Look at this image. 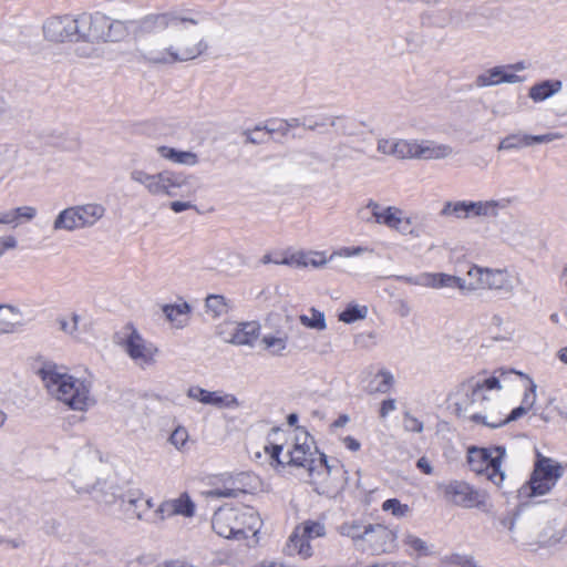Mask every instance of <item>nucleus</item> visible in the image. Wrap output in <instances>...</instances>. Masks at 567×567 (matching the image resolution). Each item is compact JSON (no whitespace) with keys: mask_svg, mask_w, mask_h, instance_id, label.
I'll use <instances>...</instances> for the list:
<instances>
[{"mask_svg":"<svg viewBox=\"0 0 567 567\" xmlns=\"http://www.w3.org/2000/svg\"><path fill=\"white\" fill-rule=\"evenodd\" d=\"M6 546L11 549H20L25 546V542L20 536L14 537V538H6Z\"/></svg>","mask_w":567,"mask_h":567,"instance_id":"obj_59","label":"nucleus"},{"mask_svg":"<svg viewBox=\"0 0 567 567\" xmlns=\"http://www.w3.org/2000/svg\"><path fill=\"white\" fill-rule=\"evenodd\" d=\"M82 229L93 227L105 215V207L99 203L75 205Z\"/></svg>","mask_w":567,"mask_h":567,"instance_id":"obj_30","label":"nucleus"},{"mask_svg":"<svg viewBox=\"0 0 567 567\" xmlns=\"http://www.w3.org/2000/svg\"><path fill=\"white\" fill-rule=\"evenodd\" d=\"M39 373L48 393L69 409L85 412L95 404L90 379L72 375L55 363H45Z\"/></svg>","mask_w":567,"mask_h":567,"instance_id":"obj_3","label":"nucleus"},{"mask_svg":"<svg viewBox=\"0 0 567 567\" xmlns=\"http://www.w3.org/2000/svg\"><path fill=\"white\" fill-rule=\"evenodd\" d=\"M261 519L252 507H219L213 515L214 532L227 539H245L256 536Z\"/></svg>","mask_w":567,"mask_h":567,"instance_id":"obj_7","label":"nucleus"},{"mask_svg":"<svg viewBox=\"0 0 567 567\" xmlns=\"http://www.w3.org/2000/svg\"><path fill=\"white\" fill-rule=\"evenodd\" d=\"M339 533L350 538L357 549L372 555L392 553L398 547L396 532L382 524L346 522L340 525Z\"/></svg>","mask_w":567,"mask_h":567,"instance_id":"obj_4","label":"nucleus"},{"mask_svg":"<svg viewBox=\"0 0 567 567\" xmlns=\"http://www.w3.org/2000/svg\"><path fill=\"white\" fill-rule=\"evenodd\" d=\"M346 472L341 466L329 465L324 455H319V462L309 467V482L321 494H332L344 484Z\"/></svg>","mask_w":567,"mask_h":567,"instance_id":"obj_16","label":"nucleus"},{"mask_svg":"<svg viewBox=\"0 0 567 567\" xmlns=\"http://www.w3.org/2000/svg\"><path fill=\"white\" fill-rule=\"evenodd\" d=\"M239 481H240L239 478H236V480L231 478L229 481V485L228 486L215 487V488H213L212 491L208 492V495H210L212 497H216V498L238 497L241 493L245 492L244 487L238 484Z\"/></svg>","mask_w":567,"mask_h":567,"instance_id":"obj_42","label":"nucleus"},{"mask_svg":"<svg viewBox=\"0 0 567 567\" xmlns=\"http://www.w3.org/2000/svg\"><path fill=\"white\" fill-rule=\"evenodd\" d=\"M529 409L527 406L522 404L520 406L514 409L508 416H504V413L502 412V415L498 416V421H501L499 426H502L511 421H515V420L519 419L520 416L526 414V412Z\"/></svg>","mask_w":567,"mask_h":567,"instance_id":"obj_54","label":"nucleus"},{"mask_svg":"<svg viewBox=\"0 0 567 567\" xmlns=\"http://www.w3.org/2000/svg\"><path fill=\"white\" fill-rule=\"evenodd\" d=\"M522 78L513 72H508L506 66H494L483 71L475 78V85L480 89L495 86L502 83H518Z\"/></svg>","mask_w":567,"mask_h":567,"instance_id":"obj_24","label":"nucleus"},{"mask_svg":"<svg viewBox=\"0 0 567 567\" xmlns=\"http://www.w3.org/2000/svg\"><path fill=\"white\" fill-rule=\"evenodd\" d=\"M396 409V401L394 399H386L381 403L380 416L385 417L389 413Z\"/></svg>","mask_w":567,"mask_h":567,"instance_id":"obj_57","label":"nucleus"},{"mask_svg":"<svg viewBox=\"0 0 567 567\" xmlns=\"http://www.w3.org/2000/svg\"><path fill=\"white\" fill-rule=\"evenodd\" d=\"M91 495H93V501L97 505L110 507L121 502V508L124 507V495L121 492L120 485L114 480L100 478Z\"/></svg>","mask_w":567,"mask_h":567,"instance_id":"obj_22","label":"nucleus"},{"mask_svg":"<svg viewBox=\"0 0 567 567\" xmlns=\"http://www.w3.org/2000/svg\"><path fill=\"white\" fill-rule=\"evenodd\" d=\"M206 312L213 318L225 316L229 310V303L224 296L210 295L206 298Z\"/></svg>","mask_w":567,"mask_h":567,"instance_id":"obj_38","label":"nucleus"},{"mask_svg":"<svg viewBox=\"0 0 567 567\" xmlns=\"http://www.w3.org/2000/svg\"><path fill=\"white\" fill-rule=\"evenodd\" d=\"M514 289V277L506 269L488 268L486 290L508 295L512 293Z\"/></svg>","mask_w":567,"mask_h":567,"instance_id":"obj_27","label":"nucleus"},{"mask_svg":"<svg viewBox=\"0 0 567 567\" xmlns=\"http://www.w3.org/2000/svg\"><path fill=\"white\" fill-rule=\"evenodd\" d=\"M445 495L454 505L472 508L483 502L481 493L463 481H453L445 486Z\"/></svg>","mask_w":567,"mask_h":567,"instance_id":"obj_21","label":"nucleus"},{"mask_svg":"<svg viewBox=\"0 0 567 567\" xmlns=\"http://www.w3.org/2000/svg\"><path fill=\"white\" fill-rule=\"evenodd\" d=\"M403 426L405 431L413 433H422L424 430L423 422L410 412H405L403 415Z\"/></svg>","mask_w":567,"mask_h":567,"instance_id":"obj_50","label":"nucleus"},{"mask_svg":"<svg viewBox=\"0 0 567 567\" xmlns=\"http://www.w3.org/2000/svg\"><path fill=\"white\" fill-rule=\"evenodd\" d=\"M382 509L390 512L396 518H403L410 514V507L406 504H402L396 498L386 499L382 504Z\"/></svg>","mask_w":567,"mask_h":567,"instance_id":"obj_46","label":"nucleus"},{"mask_svg":"<svg viewBox=\"0 0 567 567\" xmlns=\"http://www.w3.org/2000/svg\"><path fill=\"white\" fill-rule=\"evenodd\" d=\"M255 567H286L282 563L274 559H264Z\"/></svg>","mask_w":567,"mask_h":567,"instance_id":"obj_63","label":"nucleus"},{"mask_svg":"<svg viewBox=\"0 0 567 567\" xmlns=\"http://www.w3.org/2000/svg\"><path fill=\"white\" fill-rule=\"evenodd\" d=\"M419 140H396L394 157L398 159H415Z\"/></svg>","mask_w":567,"mask_h":567,"instance_id":"obj_39","label":"nucleus"},{"mask_svg":"<svg viewBox=\"0 0 567 567\" xmlns=\"http://www.w3.org/2000/svg\"><path fill=\"white\" fill-rule=\"evenodd\" d=\"M106 17L102 13H81L73 17L74 43H79L75 52L80 56H91L94 45L102 42Z\"/></svg>","mask_w":567,"mask_h":567,"instance_id":"obj_12","label":"nucleus"},{"mask_svg":"<svg viewBox=\"0 0 567 567\" xmlns=\"http://www.w3.org/2000/svg\"><path fill=\"white\" fill-rule=\"evenodd\" d=\"M327 528L320 520L306 519L298 524L290 534L285 550L290 556L308 559L313 555L311 542L324 537Z\"/></svg>","mask_w":567,"mask_h":567,"instance_id":"obj_14","label":"nucleus"},{"mask_svg":"<svg viewBox=\"0 0 567 567\" xmlns=\"http://www.w3.org/2000/svg\"><path fill=\"white\" fill-rule=\"evenodd\" d=\"M271 464L285 470L286 467L303 468L307 474L309 467L319 462V453L308 433L301 431L295 437V443L287 452H282L281 445L265 446Z\"/></svg>","mask_w":567,"mask_h":567,"instance_id":"obj_8","label":"nucleus"},{"mask_svg":"<svg viewBox=\"0 0 567 567\" xmlns=\"http://www.w3.org/2000/svg\"><path fill=\"white\" fill-rule=\"evenodd\" d=\"M342 442H343V445H344L348 450H350V451H352V452H357V451H359V450H360V447H361L360 442H359L358 440H355L354 437H352V436H346V437H343V439H342Z\"/></svg>","mask_w":567,"mask_h":567,"instance_id":"obj_60","label":"nucleus"},{"mask_svg":"<svg viewBox=\"0 0 567 567\" xmlns=\"http://www.w3.org/2000/svg\"><path fill=\"white\" fill-rule=\"evenodd\" d=\"M289 343V332L281 328L265 333L260 340L261 349L272 357L287 355Z\"/></svg>","mask_w":567,"mask_h":567,"instance_id":"obj_23","label":"nucleus"},{"mask_svg":"<svg viewBox=\"0 0 567 567\" xmlns=\"http://www.w3.org/2000/svg\"><path fill=\"white\" fill-rule=\"evenodd\" d=\"M368 316V307L359 305H349L340 315L339 320L344 323H352L363 320Z\"/></svg>","mask_w":567,"mask_h":567,"instance_id":"obj_44","label":"nucleus"},{"mask_svg":"<svg viewBox=\"0 0 567 567\" xmlns=\"http://www.w3.org/2000/svg\"><path fill=\"white\" fill-rule=\"evenodd\" d=\"M43 37L52 43L74 42L73 16H54L42 25Z\"/></svg>","mask_w":567,"mask_h":567,"instance_id":"obj_19","label":"nucleus"},{"mask_svg":"<svg viewBox=\"0 0 567 567\" xmlns=\"http://www.w3.org/2000/svg\"><path fill=\"white\" fill-rule=\"evenodd\" d=\"M217 333L227 343L251 348L259 338L260 326L256 321L224 322Z\"/></svg>","mask_w":567,"mask_h":567,"instance_id":"obj_17","label":"nucleus"},{"mask_svg":"<svg viewBox=\"0 0 567 567\" xmlns=\"http://www.w3.org/2000/svg\"><path fill=\"white\" fill-rule=\"evenodd\" d=\"M505 455L506 450L503 446H471L467 450V463L477 475L485 476L494 485L501 486L506 477L502 468Z\"/></svg>","mask_w":567,"mask_h":567,"instance_id":"obj_10","label":"nucleus"},{"mask_svg":"<svg viewBox=\"0 0 567 567\" xmlns=\"http://www.w3.org/2000/svg\"><path fill=\"white\" fill-rule=\"evenodd\" d=\"M564 474L560 463L537 454V461L528 482L523 488L527 496H543L547 494Z\"/></svg>","mask_w":567,"mask_h":567,"instance_id":"obj_15","label":"nucleus"},{"mask_svg":"<svg viewBox=\"0 0 567 567\" xmlns=\"http://www.w3.org/2000/svg\"><path fill=\"white\" fill-rule=\"evenodd\" d=\"M52 229L55 233H73L76 230H82L75 205L65 207L59 212V214L53 219Z\"/></svg>","mask_w":567,"mask_h":567,"instance_id":"obj_28","label":"nucleus"},{"mask_svg":"<svg viewBox=\"0 0 567 567\" xmlns=\"http://www.w3.org/2000/svg\"><path fill=\"white\" fill-rule=\"evenodd\" d=\"M23 316L19 308L0 305V334L13 333L22 327Z\"/></svg>","mask_w":567,"mask_h":567,"instance_id":"obj_29","label":"nucleus"},{"mask_svg":"<svg viewBox=\"0 0 567 567\" xmlns=\"http://www.w3.org/2000/svg\"><path fill=\"white\" fill-rule=\"evenodd\" d=\"M13 152L0 146V183L3 182L13 169Z\"/></svg>","mask_w":567,"mask_h":567,"instance_id":"obj_45","label":"nucleus"},{"mask_svg":"<svg viewBox=\"0 0 567 567\" xmlns=\"http://www.w3.org/2000/svg\"><path fill=\"white\" fill-rule=\"evenodd\" d=\"M398 312L401 317H408L411 313V306L404 299H399L396 301Z\"/></svg>","mask_w":567,"mask_h":567,"instance_id":"obj_61","label":"nucleus"},{"mask_svg":"<svg viewBox=\"0 0 567 567\" xmlns=\"http://www.w3.org/2000/svg\"><path fill=\"white\" fill-rule=\"evenodd\" d=\"M0 225L16 228L12 209L0 212Z\"/></svg>","mask_w":567,"mask_h":567,"instance_id":"obj_58","label":"nucleus"},{"mask_svg":"<svg viewBox=\"0 0 567 567\" xmlns=\"http://www.w3.org/2000/svg\"><path fill=\"white\" fill-rule=\"evenodd\" d=\"M130 178L154 197L193 198L196 194L194 177L179 172L162 171L151 174L142 168H134Z\"/></svg>","mask_w":567,"mask_h":567,"instance_id":"obj_5","label":"nucleus"},{"mask_svg":"<svg viewBox=\"0 0 567 567\" xmlns=\"http://www.w3.org/2000/svg\"><path fill=\"white\" fill-rule=\"evenodd\" d=\"M329 260L330 259L326 256L324 251H298L288 258L275 260L274 262L277 265H295L297 267L311 266L313 268H322Z\"/></svg>","mask_w":567,"mask_h":567,"instance_id":"obj_26","label":"nucleus"},{"mask_svg":"<svg viewBox=\"0 0 567 567\" xmlns=\"http://www.w3.org/2000/svg\"><path fill=\"white\" fill-rule=\"evenodd\" d=\"M563 138V134L558 132H549L540 135H530L529 134V146H534L536 144H549L557 140Z\"/></svg>","mask_w":567,"mask_h":567,"instance_id":"obj_52","label":"nucleus"},{"mask_svg":"<svg viewBox=\"0 0 567 567\" xmlns=\"http://www.w3.org/2000/svg\"><path fill=\"white\" fill-rule=\"evenodd\" d=\"M300 323L312 330L323 331L327 328L324 313L316 308H310L307 313L299 316Z\"/></svg>","mask_w":567,"mask_h":567,"instance_id":"obj_34","label":"nucleus"},{"mask_svg":"<svg viewBox=\"0 0 567 567\" xmlns=\"http://www.w3.org/2000/svg\"><path fill=\"white\" fill-rule=\"evenodd\" d=\"M100 478L89 473H75L72 475L70 484L78 495L92 494Z\"/></svg>","mask_w":567,"mask_h":567,"instance_id":"obj_33","label":"nucleus"},{"mask_svg":"<svg viewBox=\"0 0 567 567\" xmlns=\"http://www.w3.org/2000/svg\"><path fill=\"white\" fill-rule=\"evenodd\" d=\"M506 206L505 199L447 200L443 204L440 216L455 219L497 217Z\"/></svg>","mask_w":567,"mask_h":567,"instance_id":"obj_13","label":"nucleus"},{"mask_svg":"<svg viewBox=\"0 0 567 567\" xmlns=\"http://www.w3.org/2000/svg\"><path fill=\"white\" fill-rule=\"evenodd\" d=\"M177 515L187 518L195 515V504L186 493L176 498L163 501L154 512V523H163L167 518Z\"/></svg>","mask_w":567,"mask_h":567,"instance_id":"obj_20","label":"nucleus"},{"mask_svg":"<svg viewBox=\"0 0 567 567\" xmlns=\"http://www.w3.org/2000/svg\"><path fill=\"white\" fill-rule=\"evenodd\" d=\"M402 542L409 548L410 554H416L417 556H429L432 554V546L414 534H404Z\"/></svg>","mask_w":567,"mask_h":567,"instance_id":"obj_37","label":"nucleus"},{"mask_svg":"<svg viewBox=\"0 0 567 567\" xmlns=\"http://www.w3.org/2000/svg\"><path fill=\"white\" fill-rule=\"evenodd\" d=\"M487 272L488 268L472 266L464 278L445 272H421L414 276H395V279L408 285L430 289L457 288L462 293L467 295L486 290Z\"/></svg>","mask_w":567,"mask_h":567,"instance_id":"obj_6","label":"nucleus"},{"mask_svg":"<svg viewBox=\"0 0 567 567\" xmlns=\"http://www.w3.org/2000/svg\"><path fill=\"white\" fill-rule=\"evenodd\" d=\"M416 466L425 474L430 475L433 472V467L431 466L430 462L425 457L419 458Z\"/></svg>","mask_w":567,"mask_h":567,"instance_id":"obj_62","label":"nucleus"},{"mask_svg":"<svg viewBox=\"0 0 567 567\" xmlns=\"http://www.w3.org/2000/svg\"><path fill=\"white\" fill-rule=\"evenodd\" d=\"M80 322L81 316L75 312L58 318L60 330L74 339L81 337Z\"/></svg>","mask_w":567,"mask_h":567,"instance_id":"obj_36","label":"nucleus"},{"mask_svg":"<svg viewBox=\"0 0 567 567\" xmlns=\"http://www.w3.org/2000/svg\"><path fill=\"white\" fill-rule=\"evenodd\" d=\"M169 443L178 451H183L188 441V431L184 426H177L168 439Z\"/></svg>","mask_w":567,"mask_h":567,"instance_id":"obj_49","label":"nucleus"},{"mask_svg":"<svg viewBox=\"0 0 567 567\" xmlns=\"http://www.w3.org/2000/svg\"><path fill=\"white\" fill-rule=\"evenodd\" d=\"M511 374L512 372L499 369L491 375L482 373L458 383L447 395L455 414L476 424L498 427L502 408L492 392L502 390V382Z\"/></svg>","mask_w":567,"mask_h":567,"instance_id":"obj_2","label":"nucleus"},{"mask_svg":"<svg viewBox=\"0 0 567 567\" xmlns=\"http://www.w3.org/2000/svg\"><path fill=\"white\" fill-rule=\"evenodd\" d=\"M395 138H379L377 142V151L380 154L394 157Z\"/></svg>","mask_w":567,"mask_h":567,"instance_id":"obj_53","label":"nucleus"},{"mask_svg":"<svg viewBox=\"0 0 567 567\" xmlns=\"http://www.w3.org/2000/svg\"><path fill=\"white\" fill-rule=\"evenodd\" d=\"M373 567H404V566L402 564L395 563V561H383V563L373 564Z\"/></svg>","mask_w":567,"mask_h":567,"instance_id":"obj_64","label":"nucleus"},{"mask_svg":"<svg viewBox=\"0 0 567 567\" xmlns=\"http://www.w3.org/2000/svg\"><path fill=\"white\" fill-rule=\"evenodd\" d=\"M415 159L433 161L445 159L454 154V150L449 144L437 143L429 140L417 141V151Z\"/></svg>","mask_w":567,"mask_h":567,"instance_id":"obj_25","label":"nucleus"},{"mask_svg":"<svg viewBox=\"0 0 567 567\" xmlns=\"http://www.w3.org/2000/svg\"><path fill=\"white\" fill-rule=\"evenodd\" d=\"M145 24L151 31L140 37L137 51L153 64L193 61L208 50L198 21L177 11L153 14Z\"/></svg>","mask_w":567,"mask_h":567,"instance_id":"obj_1","label":"nucleus"},{"mask_svg":"<svg viewBox=\"0 0 567 567\" xmlns=\"http://www.w3.org/2000/svg\"><path fill=\"white\" fill-rule=\"evenodd\" d=\"M563 89V82L559 80H545L537 84H534L528 92V96L534 102H543L553 95L560 92Z\"/></svg>","mask_w":567,"mask_h":567,"instance_id":"obj_32","label":"nucleus"},{"mask_svg":"<svg viewBox=\"0 0 567 567\" xmlns=\"http://www.w3.org/2000/svg\"><path fill=\"white\" fill-rule=\"evenodd\" d=\"M18 246V240L13 235L0 236V258L8 251Z\"/></svg>","mask_w":567,"mask_h":567,"instance_id":"obj_55","label":"nucleus"},{"mask_svg":"<svg viewBox=\"0 0 567 567\" xmlns=\"http://www.w3.org/2000/svg\"><path fill=\"white\" fill-rule=\"evenodd\" d=\"M163 311L171 322H175L176 326L181 327L186 321L189 307L187 303L165 306Z\"/></svg>","mask_w":567,"mask_h":567,"instance_id":"obj_43","label":"nucleus"},{"mask_svg":"<svg viewBox=\"0 0 567 567\" xmlns=\"http://www.w3.org/2000/svg\"><path fill=\"white\" fill-rule=\"evenodd\" d=\"M368 251V248L367 247H362V246H357V247H343V248H340L339 250H334L330 256H329V259L330 260H333L336 259L337 257H344V258H349V257H353V256H360L364 252Z\"/></svg>","mask_w":567,"mask_h":567,"instance_id":"obj_51","label":"nucleus"},{"mask_svg":"<svg viewBox=\"0 0 567 567\" xmlns=\"http://www.w3.org/2000/svg\"><path fill=\"white\" fill-rule=\"evenodd\" d=\"M358 214L367 223L373 219L374 223L383 225L403 236L410 235L413 238H420L422 235V227L413 226L412 216L406 215L396 206H382L378 202L369 200Z\"/></svg>","mask_w":567,"mask_h":567,"instance_id":"obj_9","label":"nucleus"},{"mask_svg":"<svg viewBox=\"0 0 567 567\" xmlns=\"http://www.w3.org/2000/svg\"><path fill=\"white\" fill-rule=\"evenodd\" d=\"M116 343L140 369H148L157 362L158 348L131 326L117 333Z\"/></svg>","mask_w":567,"mask_h":567,"instance_id":"obj_11","label":"nucleus"},{"mask_svg":"<svg viewBox=\"0 0 567 567\" xmlns=\"http://www.w3.org/2000/svg\"><path fill=\"white\" fill-rule=\"evenodd\" d=\"M529 146V134L524 132H516L514 134L507 135L504 137L498 146V151H511V150H520Z\"/></svg>","mask_w":567,"mask_h":567,"instance_id":"obj_35","label":"nucleus"},{"mask_svg":"<svg viewBox=\"0 0 567 567\" xmlns=\"http://www.w3.org/2000/svg\"><path fill=\"white\" fill-rule=\"evenodd\" d=\"M187 200H173L169 204V208L174 212V213H182V212H185V210H188V209H192L194 208V204L192 203V198H186Z\"/></svg>","mask_w":567,"mask_h":567,"instance_id":"obj_56","label":"nucleus"},{"mask_svg":"<svg viewBox=\"0 0 567 567\" xmlns=\"http://www.w3.org/2000/svg\"><path fill=\"white\" fill-rule=\"evenodd\" d=\"M394 383L392 373L386 370H380L370 382V392L386 393Z\"/></svg>","mask_w":567,"mask_h":567,"instance_id":"obj_40","label":"nucleus"},{"mask_svg":"<svg viewBox=\"0 0 567 567\" xmlns=\"http://www.w3.org/2000/svg\"><path fill=\"white\" fill-rule=\"evenodd\" d=\"M509 372L517 374L518 377L523 378L527 382V389L523 398L522 404L527 406L528 409H532L536 402V384L534 381L525 373L523 372H516L511 370Z\"/></svg>","mask_w":567,"mask_h":567,"instance_id":"obj_48","label":"nucleus"},{"mask_svg":"<svg viewBox=\"0 0 567 567\" xmlns=\"http://www.w3.org/2000/svg\"><path fill=\"white\" fill-rule=\"evenodd\" d=\"M187 396L192 400L198 401L205 405L214 406L216 409L236 410L241 405L236 395L224 392L221 390L208 391L200 386H190L187 390Z\"/></svg>","mask_w":567,"mask_h":567,"instance_id":"obj_18","label":"nucleus"},{"mask_svg":"<svg viewBox=\"0 0 567 567\" xmlns=\"http://www.w3.org/2000/svg\"><path fill=\"white\" fill-rule=\"evenodd\" d=\"M157 153L161 157L175 164L195 166L199 162L197 154L190 151H178L168 146H158Z\"/></svg>","mask_w":567,"mask_h":567,"instance_id":"obj_31","label":"nucleus"},{"mask_svg":"<svg viewBox=\"0 0 567 567\" xmlns=\"http://www.w3.org/2000/svg\"><path fill=\"white\" fill-rule=\"evenodd\" d=\"M12 214L14 218V225L18 227L22 221H31L33 220L38 215V209L33 206H19L16 208H12Z\"/></svg>","mask_w":567,"mask_h":567,"instance_id":"obj_47","label":"nucleus"},{"mask_svg":"<svg viewBox=\"0 0 567 567\" xmlns=\"http://www.w3.org/2000/svg\"><path fill=\"white\" fill-rule=\"evenodd\" d=\"M106 28H103L102 42H114L121 40L126 34V27L122 21H111L106 17Z\"/></svg>","mask_w":567,"mask_h":567,"instance_id":"obj_41","label":"nucleus"}]
</instances>
